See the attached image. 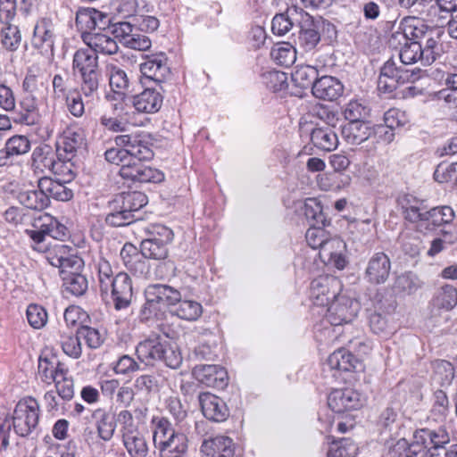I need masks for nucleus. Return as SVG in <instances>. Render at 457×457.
Masks as SVG:
<instances>
[{"mask_svg":"<svg viewBox=\"0 0 457 457\" xmlns=\"http://www.w3.org/2000/svg\"><path fill=\"white\" fill-rule=\"evenodd\" d=\"M154 157L152 143L146 135H143L135 146H130V155L120 168L119 174L124 179L140 183H159L164 179V174L144 163Z\"/></svg>","mask_w":457,"mask_h":457,"instance_id":"f257e3e1","label":"nucleus"},{"mask_svg":"<svg viewBox=\"0 0 457 457\" xmlns=\"http://www.w3.org/2000/svg\"><path fill=\"white\" fill-rule=\"evenodd\" d=\"M404 218L420 228L433 230L443 225L450 224L455 218L453 210L447 205L428 209L424 200L407 195L402 200Z\"/></svg>","mask_w":457,"mask_h":457,"instance_id":"f03ea898","label":"nucleus"},{"mask_svg":"<svg viewBox=\"0 0 457 457\" xmlns=\"http://www.w3.org/2000/svg\"><path fill=\"white\" fill-rule=\"evenodd\" d=\"M401 41L418 42L424 46H428L431 42V46L441 47L440 34L415 17H405L402 20L397 29L390 35L388 45L397 46Z\"/></svg>","mask_w":457,"mask_h":457,"instance_id":"7ed1b4c3","label":"nucleus"},{"mask_svg":"<svg viewBox=\"0 0 457 457\" xmlns=\"http://www.w3.org/2000/svg\"><path fill=\"white\" fill-rule=\"evenodd\" d=\"M168 256V245L144 238L140 252L132 244H125L120 251V257L128 270L134 273H144L147 268L143 257L163 260Z\"/></svg>","mask_w":457,"mask_h":457,"instance_id":"20e7f679","label":"nucleus"},{"mask_svg":"<svg viewBox=\"0 0 457 457\" xmlns=\"http://www.w3.org/2000/svg\"><path fill=\"white\" fill-rule=\"evenodd\" d=\"M38 420L39 404L35 398H24L16 404L12 415V426L19 436L29 435L37 426Z\"/></svg>","mask_w":457,"mask_h":457,"instance_id":"39448f33","label":"nucleus"},{"mask_svg":"<svg viewBox=\"0 0 457 457\" xmlns=\"http://www.w3.org/2000/svg\"><path fill=\"white\" fill-rule=\"evenodd\" d=\"M424 46L418 42H402L397 46H389L393 49L399 50V57L403 64H414L420 62L421 65L432 64L440 54L441 47Z\"/></svg>","mask_w":457,"mask_h":457,"instance_id":"423d86ee","label":"nucleus"},{"mask_svg":"<svg viewBox=\"0 0 457 457\" xmlns=\"http://www.w3.org/2000/svg\"><path fill=\"white\" fill-rule=\"evenodd\" d=\"M360 310L359 303L345 295H337L326 310L325 320L332 327L351 322Z\"/></svg>","mask_w":457,"mask_h":457,"instance_id":"0eeeda50","label":"nucleus"},{"mask_svg":"<svg viewBox=\"0 0 457 457\" xmlns=\"http://www.w3.org/2000/svg\"><path fill=\"white\" fill-rule=\"evenodd\" d=\"M341 289V283L334 276L323 275L314 278L310 287V299L314 307H325L335 299Z\"/></svg>","mask_w":457,"mask_h":457,"instance_id":"6e6552de","label":"nucleus"},{"mask_svg":"<svg viewBox=\"0 0 457 457\" xmlns=\"http://www.w3.org/2000/svg\"><path fill=\"white\" fill-rule=\"evenodd\" d=\"M108 284L105 291H100L102 296H107L110 294L116 310L127 308L133 296L132 281L129 276L125 272H119Z\"/></svg>","mask_w":457,"mask_h":457,"instance_id":"1a4fd4ad","label":"nucleus"},{"mask_svg":"<svg viewBox=\"0 0 457 457\" xmlns=\"http://www.w3.org/2000/svg\"><path fill=\"white\" fill-rule=\"evenodd\" d=\"M364 403V397H362L359 392L352 388L334 390L328 397V407L337 413L357 410L361 408Z\"/></svg>","mask_w":457,"mask_h":457,"instance_id":"9d476101","label":"nucleus"},{"mask_svg":"<svg viewBox=\"0 0 457 457\" xmlns=\"http://www.w3.org/2000/svg\"><path fill=\"white\" fill-rule=\"evenodd\" d=\"M412 74L408 71L395 67L393 62H386L381 68L378 79V89L384 94L394 92L400 84L410 81Z\"/></svg>","mask_w":457,"mask_h":457,"instance_id":"9b49d317","label":"nucleus"},{"mask_svg":"<svg viewBox=\"0 0 457 457\" xmlns=\"http://www.w3.org/2000/svg\"><path fill=\"white\" fill-rule=\"evenodd\" d=\"M391 261L383 252L375 253L368 261L364 278L371 285L384 284L389 278Z\"/></svg>","mask_w":457,"mask_h":457,"instance_id":"f8f14e48","label":"nucleus"},{"mask_svg":"<svg viewBox=\"0 0 457 457\" xmlns=\"http://www.w3.org/2000/svg\"><path fill=\"white\" fill-rule=\"evenodd\" d=\"M54 26L49 18H42L37 21L33 29L31 45L41 54H53L54 46Z\"/></svg>","mask_w":457,"mask_h":457,"instance_id":"ddd939ff","label":"nucleus"},{"mask_svg":"<svg viewBox=\"0 0 457 457\" xmlns=\"http://www.w3.org/2000/svg\"><path fill=\"white\" fill-rule=\"evenodd\" d=\"M144 134L120 135L114 138L118 147L107 149L104 153L105 160L111 163L122 168V164L130 155V146H135L140 142Z\"/></svg>","mask_w":457,"mask_h":457,"instance_id":"4468645a","label":"nucleus"},{"mask_svg":"<svg viewBox=\"0 0 457 457\" xmlns=\"http://www.w3.org/2000/svg\"><path fill=\"white\" fill-rule=\"evenodd\" d=\"M202 412L205 418L215 422H222L229 416L226 403L219 396L204 392L198 396Z\"/></svg>","mask_w":457,"mask_h":457,"instance_id":"2eb2a0df","label":"nucleus"},{"mask_svg":"<svg viewBox=\"0 0 457 457\" xmlns=\"http://www.w3.org/2000/svg\"><path fill=\"white\" fill-rule=\"evenodd\" d=\"M140 71L143 75V84L146 83L145 80L155 83L163 82L170 75V68L168 67L165 54L161 53L149 57L145 62L140 64Z\"/></svg>","mask_w":457,"mask_h":457,"instance_id":"dca6fc26","label":"nucleus"},{"mask_svg":"<svg viewBox=\"0 0 457 457\" xmlns=\"http://www.w3.org/2000/svg\"><path fill=\"white\" fill-rule=\"evenodd\" d=\"M146 297L150 298L159 308H170L177 305L181 299V294L176 288L164 285L154 284L147 287L145 290Z\"/></svg>","mask_w":457,"mask_h":457,"instance_id":"f3484780","label":"nucleus"},{"mask_svg":"<svg viewBox=\"0 0 457 457\" xmlns=\"http://www.w3.org/2000/svg\"><path fill=\"white\" fill-rule=\"evenodd\" d=\"M109 22L108 17L93 8L80 10L76 15V26L81 30L82 37L86 34L92 33L96 29H105Z\"/></svg>","mask_w":457,"mask_h":457,"instance_id":"a211bd4d","label":"nucleus"},{"mask_svg":"<svg viewBox=\"0 0 457 457\" xmlns=\"http://www.w3.org/2000/svg\"><path fill=\"white\" fill-rule=\"evenodd\" d=\"M84 144V135L79 129L68 127L63 130L56 144V152L60 156L74 158L77 151Z\"/></svg>","mask_w":457,"mask_h":457,"instance_id":"6ab92c4d","label":"nucleus"},{"mask_svg":"<svg viewBox=\"0 0 457 457\" xmlns=\"http://www.w3.org/2000/svg\"><path fill=\"white\" fill-rule=\"evenodd\" d=\"M196 378L207 386L223 388L227 386V370L219 365H200L194 370Z\"/></svg>","mask_w":457,"mask_h":457,"instance_id":"aec40b11","label":"nucleus"},{"mask_svg":"<svg viewBox=\"0 0 457 457\" xmlns=\"http://www.w3.org/2000/svg\"><path fill=\"white\" fill-rule=\"evenodd\" d=\"M165 345L158 336L149 337L140 342L136 348L137 358L146 365H154V361H161Z\"/></svg>","mask_w":457,"mask_h":457,"instance_id":"412c9836","label":"nucleus"},{"mask_svg":"<svg viewBox=\"0 0 457 457\" xmlns=\"http://www.w3.org/2000/svg\"><path fill=\"white\" fill-rule=\"evenodd\" d=\"M299 45L304 50H312L320 42V35L319 32L320 25L315 23L312 17L306 12L302 13V19L299 20Z\"/></svg>","mask_w":457,"mask_h":457,"instance_id":"4be33fe9","label":"nucleus"},{"mask_svg":"<svg viewBox=\"0 0 457 457\" xmlns=\"http://www.w3.org/2000/svg\"><path fill=\"white\" fill-rule=\"evenodd\" d=\"M415 431L418 434V440L424 444L431 456L437 454L438 450L444 449L450 443V436L445 428H420Z\"/></svg>","mask_w":457,"mask_h":457,"instance_id":"5701e85b","label":"nucleus"},{"mask_svg":"<svg viewBox=\"0 0 457 457\" xmlns=\"http://www.w3.org/2000/svg\"><path fill=\"white\" fill-rule=\"evenodd\" d=\"M201 451L206 457H233L235 454V444L226 436H217L205 439Z\"/></svg>","mask_w":457,"mask_h":457,"instance_id":"b1692460","label":"nucleus"},{"mask_svg":"<svg viewBox=\"0 0 457 457\" xmlns=\"http://www.w3.org/2000/svg\"><path fill=\"white\" fill-rule=\"evenodd\" d=\"M342 83L332 76L322 75L312 87V95L319 99L333 101L343 94Z\"/></svg>","mask_w":457,"mask_h":457,"instance_id":"393cba45","label":"nucleus"},{"mask_svg":"<svg viewBox=\"0 0 457 457\" xmlns=\"http://www.w3.org/2000/svg\"><path fill=\"white\" fill-rule=\"evenodd\" d=\"M158 449L160 457H186L188 450L187 436L181 432L172 433L159 442Z\"/></svg>","mask_w":457,"mask_h":457,"instance_id":"a878e982","label":"nucleus"},{"mask_svg":"<svg viewBox=\"0 0 457 457\" xmlns=\"http://www.w3.org/2000/svg\"><path fill=\"white\" fill-rule=\"evenodd\" d=\"M83 41L96 54L112 55L119 51L116 40L105 33L86 34L83 36Z\"/></svg>","mask_w":457,"mask_h":457,"instance_id":"bb28decb","label":"nucleus"},{"mask_svg":"<svg viewBox=\"0 0 457 457\" xmlns=\"http://www.w3.org/2000/svg\"><path fill=\"white\" fill-rule=\"evenodd\" d=\"M304 13L303 8L296 4L288 7L284 13L276 14L272 19L271 30L275 35L284 36L293 28L295 24L299 25V20Z\"/></svg>","mask_w":457,"mask_h":457,"instance_id":"cd10ccee","label":"nucleus"},{"mask_svg":"<svg viewBox=\"0 0 457 457\" xmlns=\"http://www.w3.org/2000/svg\"><path fill=\"white\" fill-rule=\"evenodd\" d=\"M163 97L154 88H145L140 94L133 96L132 104L138 112L154 113L160 110Z\"/></svg>","mask_w":457,"mask_h":457,"instance_id":"c85d7f7f","label":"nucleus"},{"mask_svg":"<svg viewBox=\"0 0 457 457\" xmlns=\"http://www.w3.org/2000/svg\"><path fill=\"white\" fill-rule=\"evenodd\" d=\"M50 214L42 213L35 218L31 229H26V235L32 240V247L38 252H46L47 247L44 244L46 237L49 236Z\"/></svg>","mask_w":457,"mask_h":457,"instance_id":"c756f323","label":"nucleus"},{"mask_svg":"<svg viewBox=\"0 0 457 457\" xmlns=\"http://www.w3.org/2000/svg\"><path fill=\"white\" fill-rule=\"evenodd\" d=\"M66 369L54 354L43 353L39 356L37 374L39 378L47 385H51L56 379L59 371Z\"/></svg>","mask_w":457,"mask_h":457,"instance_id":"7c9ffc66","label":"nucleus"},{"mask_svg":"<svg viewBox=\"0 0 457 457\" xmlns=\"http://www.w3.org/2000/svg\"><path fill=\"white\" fill-rule=\"evenodd\" d=\"M69 182H62L60 179L43 177L38 180L37 187L42 188L48 198H54L57 201H69L72 198V190L66 187Z\"/></svg>","mask_w":457,"mask_h":457,"instance_id":"2f4dec72","label":"nucleus"},{"mask_svg":"<svg viewBox=\"0 0 457 457\" xmlns=\"http://www.w3.org/2000/svg\"><path fill=\"white\" fill-rule=\"evenodd\" d=\"M122 444L130 457H146L149 452L145 435L137 428L121 435Z\"/></svg>","mask_w":457,"mask_h":457,"instance_id":"473e14b6","label":"nucleus"},{"mask_svg":"<svg viewBox=\"0 0 457 457\" xmlns=\"http://www.w3.org/2000/svg\"><path fill=\"white\" fill-rule=\"evenodd\" d=\"M374 132L369 123L364 121L347 122L342 127L343 138L351 145H360Z\"/></svg>","mask_w":457,"mask_h":457,"instance_id":"72a5a7b5","label":"nucleus"},{"mask_svg":"<svg viewBox=\"0 0 457 457\" xmlns=\"http://www.w3.org/2000/svg\"><path fill=\"white\" fill-rule=\"evenodd\" d=\"M92 416L96 420L95 427L98 437L104 442L111 441L117 427L113 416L101 408L95 410Z\"/></svg>","mask_w":457,"mask_h":457,"instance_id":"f704fd0d","label":"nucleus"},{"mask_svg":"<svg viewBox=\"0 0 457 457\" xmlns=\"http://www.w3.org/2000/svg\"><path fill=\"white\" fill-rule=\"evenodd\" d=\"M311 140L317 148L328 152L335 150L338 145L337 135L328 125L314 128L311 133Z\"/></svg>","mask_w":457,"mask_h":457,"instance_id":"c9c22d12","label":"nucleus"},{"mask_svg":"<svg viewBox=\"0 0 457 457\" xmlns=\"http://www.w3.org/2000/svg\"><path fill=\"white\" fill-rule=\"evenodd\" d=\"M456 304L457 288L449 284H445L437 288L431 300L432 307L439 311H451Z\"/></svg>","mask_w":457,"mask_h":457,"instance_id":"e433bc0d","label":"nucleus"},{"mask_svg":"<svg viewBox=\"0 0 457 457\" xmlns=\"http://www.w3.org/2000/svg\"><path fill=\"white\" fill-rule=\"evenodd\" d=\"M328 365L331 370L352 371L356 370L361 363L350 352L338 349L328 356Z\"/></svg>","mask_w":457,"mask_h":457,"instance_id":"4c0bfd02","label":"nucleus"},{"mask_svg":"<svg viewBox=\"0 0 457 457\" xmlns=\"http://www.w3.org/2000/svg\"><path fill=\"white\" fill-rule=\"evenodd\" d=\"M72 68L79 74L98 71V56L89 48H80L73 55Z\"/></svg>","mask_w":457,"mask_h":457,"instance_id":"58836bf2","label":"nucleus"},{"mask_svg":"<svg viewBox=\"0 0 457 457\" xmlns=\"http://www.w3.org/2000/svg\"><path fill=\"white\" fill-rule=\"evenodd\" d=\"M37 102L31 96L23 97L19 103L18 108L12 111L15 114L14 120L16 122L32 125L37 120Z\"/></svg>","mask_w":457,"mask_h":457,"instance_id":"ea45409f","label":"nucleus"},{"mask_svg":"<svg viewBox=\"0 0 457 457\" xmlns=\"http://www.w3.org/2000/svg\"><path fill=\"white\" fill-rule=\"evenodd\" d=\"M71 251V247L57 244L47 252L46 259L52 266L64 270L72 267L75 262L72 259Z\"/></svg>","mask_w":457,"mask_h":457,"instance_id":"a19ab883","label":"nucleus"},{"mask_svg":"<svg viewBox=\"0 0 457 457\" xmlns=\"http://www.w3.org/2000/svg\"><path fill=\"white\" fill-rule=\"evenodd\" d=\"M106 73L109 77L112 90L114 93L124 95L129 86V79L126 71L114 63H108Z\"/></svg>","mask_w":457,"mask_h":457,"instance_id":"79ce46f5","label":"nucleus"},{"mask_svg":"<svg viewBox=\"0 0 457 457\" xmlns=\"http://www.w3.org/2000/svg\"><path fill=\"white\" fill-rule=\"evenodd\" d=\"M20 204L31 210H44L49 205L50 200L42 191V188L37 190H26L20 192L18 195Z\"/></svg>","mask_w":457,"mask_h":457,"instance_id":"37998d69","label":"nucleus"},{"mask_svg":"<svg viewBox=\"0 0 457 457\" xmlns=\"http://www.w3.org/2000/svg\"><path fill=\"white\" fill-rule=\"evenodd\" d=\"M21 33L18 26L4 23L0 30V44L8 52H15L21 44Z\"/></svg>","mask_w":457,"mask_h":457,"instance_id":"c03bdc74","label":"nucleus"},{"mask_svg":"<svg viewBox=\"0 0 457 457\" xmlns=\"http://www.w3.org/2000/svg\"><path fill=\"white\" fill-rule=\"evenodd\" d=\"M172 315H176L181 320L195 321L197 320L203 313V306L200 303L194 300H179L177 307L170 311Z\"/></svg>","mask_w":457,"mask_h":457,"instance_id":"a18cd8bd","label":"nucleus"},{"mask_svg":"<svg viewBox=\"0 0 457 457\" xmlns=\"http://www.w3.org/2000/svg\"><path fill=\"white\" fill-rule=\"evenodd\" d=\"M433 380L442 386L451 385L455 370L453 364L445 360H436L432 362Z\"/></svg>","mask_w":457,"mask_h":457,"instance_id":"49530a36","label":"nucleus"},{"mask_svg":"<svg viewBox=\"0 0 457 457\" xmlns=\"http://www.w3.org/2000/svg\"><path fill=\"white\" fill-rule=\"evenodd\" d=\"M115 199L117 204H121V208H124L132 214L147 204V196L138 191L123 193Z\"/></svg>","mask_w":457,"mask_h":457,"instance_id":"de8ad7c7","label":"nucleus"},{"mask_svg":"<svg viewBox=\"0 0 457 457\" xmlns=\"http://www.w3.org/2000/svg\"><path fill=\"white\" fill-rule=\"evenodd\" d=\"M111 212L107 214L105 221L113 227H120L130 224L134 221V214L130 213L120 204L116 203V199L110 204Z\"/></svg>","mask_w":457,"mask_h":457,"instance_id":"09e8293b","label":"nucleus"},{"mask_svg":"<svg viewBox=\"0 0 457 457\" xmlns=\"http://www.w3.org/2000/svg\"><path fill=\"white\" fill-rule=\"evenodd\" d=\"M319 74L312 65H301L295 67L291 77L294 83L302 88L313 87L316 80L319 79Z\"/></svg>","mask_w":457,"mask_h":457,"instance_id":"8fccbe9b","label":"nucleus"},{"mask_svg":"<svg viewBox=\"0 0 457 457\" xmlns=\"http://www.w3.org/2000/svg\"><path fill=\"white\" fill-rule=\"evenodd\" d=\"M81 78L80 93L86 98L94 99L98 95L101 78L100 70L79 74Z\"/></svg>","mask_w":457,"mask_h":457,"instance_id":"3c124183","label":"nucleus"},{"mask_svg":"<svg viewBox=\"0 0 457 457\" xmlns=\"http://www.w3.org/2000/svg\"><path fill=\"white\" fill-rule=\"evenodd\" d=\"M73 158H68L66 155L60 156L57 154V161L53 170V174L56 179L62 182H71L75 178V166L71 162Z\"/></svg>","mask_w":457,"mask_h":457,"instance_id":"603ef678","label":"nucleus"},{"mask_svg":"<svg viewBox=\"0 0 457 457\" xmlns=\"http://www.w3.org/2000/svg\"><path fill=\"white\" fill-rule=\"evenodd\" d=\"M358 448L349 438L334 440L328 449V457H355Z\"/></svg>","mask_w":457,"mask_h":457,"instance_id":"864d4df0","label":"nucleus"},{"mask_svg":"<svg viewBox=\"0 0 457 457\" xmlns=\"http://www.w3.org/2000/svg\"><path fill=\"white\" fill-rule=\"evenodd\" d=\"M270 55L277 64L288 67L295 62L296 51L290 44L283 43L273 47Z\"/></svg>","mask_w":457,"mask_h":457,"instance_id":"5fc2aeb1","label":"nucleus"},{"mask_svg":"<svg viewBox=\"0 0 457 457\" xmlns=\"http://www.w3.org/2000/svg\"><path fill=\"white\" fill-rule=\"evenodd\" d=\"M58 395L64 401H70L74 396V383L71 376H69L68 369L59 371V375L53 382Z\"/></svg>","mask_w":457,"mask_h":457,"instance_id":"6e6d98bb","label":"nucleus"},{"mask_svg":"<svg viewBox=\"0 0 457 457\" xmlns=\"http://www.w3.org/2000/svg\"><path fill=\"white\" fill-rule=\"evenodd\" d=\"M303 212L306 219L312 221V225H325L326 218L322 212V206L315 198L305 200Z\"/></svg>","mask_w":457,"mask_h":457,"instance_id":"4d7b16f0","label":"nucleus"},{"mask_svg":"<svg viewBox=\"0 0 457 457\" xmlns=\"http://www.w3.org/2000/svg\"><path fill=\"white\" fill-rule=\"evenodd\" d=\"M4 146L5 154L19 156L27 154L30 150L31 145L26 136L15 135L6 141Z\"/></svg>","mask_w":457,"mask_h":457,"instance_id":"13d9d810","label":"nucleus"},{"mask_svg":"<svg viewBox=\"0 0 457 457\" xmlns=\"http://www.w3.org/2000/svg\"><path fill=\"white\" fill-rule=\"evenodd\" d=\"M145 237L154 242L169 244L173 238V232L162 224H149L145 228Z\"/></svg>","mask_w":457,"mask_h":457,"instance_id":"bf43d9fd","label":"nucleus"},{"mask_svg":"<svg viewBox=\"0 0 457 457\" xmlns=\"http://www.w3.org/2000/svg\"><path fill=\"white\" fill-rule=\"evenodd\" d=\"M369 324L371 331L379 336H388L394 329L386 315L378 312L370 315Z\"/></svg>","mask_w":457,"mask_h":457,"instance_id":"052dcab7","label":"nucleus"},{"mask_svg":"<svg viewBox=\"0 0 457 457\" xmlns=\"http://www.w3.org/2000/svg\"><path fill=\"white\" fill-rule=\"evenodd\" d=\"M77 331L80 340H84L86 345L91 349L99 348L105 340L104 333L91 327L83 326Z\"/></svg>","mask_w":457,"mask_h":457,"instance_id":"680f3d73","label":"nucleus"},{"mask_svg":"<svg viewBox=\"0 0 457 457\" xmlns=\"http://www.w3.org/2000/svg\"><path fill=\"white\" fill-rule=\"evenodd\" d=\"M57 161V153L54 154L49 148H37L33 152V162L37 169L45 168L53 171Z\"/></svg>","mask_w":457,"mask_h":457,"instance_id":"e2e57ef3","label":"nucleus"},{"mask_svg":"<svg viewBox=\"0 0 457 457\" xmlns=\"http://www.w3.org/2000/svg\"><path fill=\"white\" fill-rule=\"evenodd\" d=\"M96 269L97 270L100 291H105L108 283L114 278L112 267L106 258L99 257L96 263Z\"/></svg>","mask_w":457,"mask_h":457,"instance_id":"0e129e2a","label":"nucleus"},{"mask_svg":"<svg viewBox=\"0 0 457 457\" xmlns=\"http://www.w3.org/2000/svg\"><path fill=\"white\" fill-rule=\"evenodd\" d=\"M66 290L76 296L82 295L87 289V280L85 276L71 273L64 278Z\"/></svg>","mask_w":457,"mask_h":457,"instance_id":"69168bd1","label":"nucleus"},{"mask_svg":"<svg viewBox=\"0 0 457 457\" xmlns=\"http://www.w3.org/2000/svg\"><path fill=\"white\" fill-rule=\"evenodd\" d=\"M27 319L34 328H43L47 321L46 310L37 304H29L27 308Z\"/></svg>","mask_w":457,"mask_h":457,"instance_id":"338daca9","label":"nucleus"},{"mask_svg":"<svg viewBox=\"0 0 457 457\" xmlns=\"http://www.w3.org/2000/svg\"><path fill=\"white\" fill-rule=\"evenodd\" d=\"M384 121L387 128L396 129L409 122V118L404 111L391 108L384 114Z\"/></svg>","mask_w":457,"mask_h":457,"instance_id":"774afa93","label":"nucleus"}]
</instances>
